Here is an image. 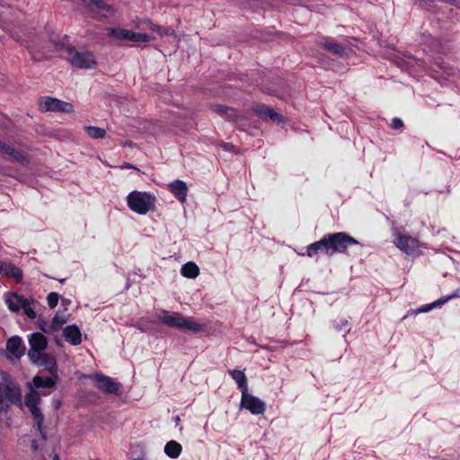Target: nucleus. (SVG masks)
Wrapping results in <instances>:
<instances>
[{"mask_svg": "<svg viewBox=\"0 0 460 460\" xmlns=\"http://www.w3.org/2000/svg\"><path fill=\"white\" fill-rule=\"evenodd\" d=\"M133 33V31L126 30V37L125 40L131 41V35Z\"/></svg>", "mask_w": 460, "mask_h": 460, "instance_id": "41", "label": "nucleus"}, {"mask_svg": "<svg viewBox=\"0 0 460 460\" xmlns=\"http://www.w3.org/2000/svg\"><path fill=\"white\" fill-rule=\"evenodd\" d=\"M25 349V345L20 336H12L6 341V350L17 359L24 355Z\"/></svg>", "mask_w": 460, "mask_h": 460, "instance_id": "15", "label": "nucleus"}, {"mask_svg": "<svg viewBox=\"0 0 460 460\" xmlns=\"http://www.w3.org/2000/svg\"><path fill=\"white\" fill-rule=\"evenodd\" d=\"M65 281H66V279H59V282L62 284L65 283Z\"/></svg>", "mask_w": 460, "mask_h": 460, "instance_id": "44", "label": "nucleus"}, {"mask_svg": "<svg viewBox=\"0 0 460 460\" xmlns=\"http://www.w3.org/2000/svg\"><path fill=\"white\" fill-rule=\"evenodd\" d=\"M30 349L28 357L31 362L40 359V354L44 353L48 346L47 338L40 332H33L29 336Z\"/></svg>", "mask_w": 460, "mask_h": 460, "instance_id": "8", "label": "nucleus"}, {"mask_svg": "<svg viewBox=\"0 0 460 460\" xmlns=\"http://www.w3.org/2000/svg\"><path fill=\"white\" fill-rule=\"evenodd\" d=\"M151 40V36L146 33H139L133 31L131 35V41L133 42H148Z\"/></svg>", "mask_w": 460, "mask_h": 460, "instance_id": "33", "label": "nucleus"}, {"mask_svg": "<svg viewBox=\"0 0 460 460\" xmlns=\"http://www.w3.org/2000/svg\"><path fill=\"white\" fill-rule=\"evenodd\" d=\"M181 273L183 277L195 279L199 274V269L195 262L188 261L181 266Z\"/></svg>", "mask_w": 460, "mask_h": 460, "instance_id": "26", "label": "nucleus"}, {"mask_svg": "<svg viewBox=\"0 0 460 460\" xmlns=\"http://www.w3.org/2000/svg\"><path fill=\"white\" fill-rule=\"evenodd\" d=\"M133 460H144L142 457H137V458H135Z\"/></svg>", "mask_w": 460, "mask_h": 460, "instance_id": "45", "label": "nucleus"}, {"mask_svg": "<svg viewBox=\"0 0 460 460\" xmlns=\"http://www.w3.org/2000/svg\"><path fill=\"white\" fill-rule=\"evenodd\" d=\"M40 402V396L39 393L35 390H31L30 393L26 394L24 398V403L28 407L33 420L35 422V426L40 432L41 438L46 440L47 435L43 428L44 416L39 408V403Z\"/></svg>", "mask_w": 460, "mask_h": 460, "instance_id": "4", "label": "nucleus"}, {"mask_svg": "<svg viewBox=\"0 0 460 460\" xmlns=\"http://www.w3.org/2000/svg\"><path fill=\"white\" fill-rule=\"evenodd\" d=\"M96 387L103 393L117 394L120 389V384L103 374H95L93 376Z\"/></svg>", "mask_w": 460, "mask_h": 460, "instance_id": "11", "label": "nucleus"}, {"mask_svg": "<svg viewBox=\"0 0 460 460\" xmlns=\"http://www.w3.org/2000/svg\"><path fill=\"white\" fill-rule=\"evenodd\" d=\"M0 274L9 279H13L16 282H21L23 278L22 270L10 261H2L0 263Z\"/></svg>", "mask_w": 460, "mask_h": 460, "instance_id": "16", "label": "nucleus"}, {"mask_svg": "<svg viewBox=\"0 0 460 460\" xmlns=\"http://www.w3.org/2000/svg\"><path fill=\"white\" fill-rule=\"evenodd\" d=\"M59 295L56 292H51L47 296V302L49 308L53 309L58 305Z\"/></svg>", "mask_w": 460, "mask_h": 460, "instance_id": "34", "label": "nucleus"}, {"mask_svg": "<svg viewBox=\"0 0 460 460\" xmlns=\"http://www.w3.org/2000/svg\"><path fill=\"white\" fill-rule=\"evenodd\" d=\"M58 380V376H52L48 377H42L40 376H36L33 377V385L38 388H52L56 385Z\"/></svg>", "mask_w": 460, "mask_h": 460, "instance_id": "24", "label": "nucleus"}, {"mask_svg": "<svg viewBox=\"0 0 460 460\" xmlns=\"http://www.w3.org/2000/svg\"><path fill=\"white\" fill-rule=\"evenodd\" d=\"M108 35L111 38L117 39L119 40H125L126 29L110 28L108 31Z\"/></svg>", "mask_w": 460, "mask_h": 460, "instance_id": "32", "label": "nucleus"}, {"mask_svg": "<svg viewBox=\"0 0 460 460\" xmlns=\"http://www.w3.org/2000/svg\"><path fill=\"white\" fill-rule=\"evenodd\" d=\"M0 155H4L9 157L12 162H16L22 164L29 163L27 155L17 148L13 145L7 144L0 139Z\"/></svg>", "mask_w": 460, "mask_h": 460, "instance_id": "12", "label": "nucleus"}, {"mask_svg": "<svg viewBox=\"0 0 460 460\" xmlns=\"http://www.w3.org/2000/svg\"><path fill=\"white\" fill-rule=\"evenodd\" d=\"M39 106L40 110L44 112L60 111L64 113H71L74 111V106L72 103L49 96L43 97L40 101Z\"/></svg>", "mask_w": 460, "mask_h": 460, "instance_id": "7", "label": "nucleus"}, {"mask_svg": "<svg viewBox=\"0 0 460 460\" xmlns=\"http://www.w3.org/2000/svg\"><path fill=\"white\" fill-rule=\"evenodd\" d=\"M318 45L340 58L348 56L350 50L344 45L338 43L335 39L328 36H320L318 38Z\"/></svg>", "mask_w": 460, "mask_h": 460, "instance_id": "10", "label": "nucleus"}, {"mask_svg": "<svg viewBox=\"0 0 460 460\" xmlns=\"http://www.w3.org/2000/svg\"><path fill=\"white\" fill-rule=\"evenodd\" d=\"M40 359L32 363L44 367L45 369L52 376L58 375V366L56 358L53 356L44 352L40 354Z\"/></svg>", "mask_w": 460, "mask_h": 460, "instance_id": "20", "label": "nucleus"}, {"mask_svg": "<svg viewBox=\"0 0 460 460\" xmlns=\"http://www.w3.org/2000/svg\"><path fill=\"white\" fill-rule=\"evenodd\" d=\"M27 299L17 293H8L5 295L4 302L10 311L17 313L22 309V305H23Z\"/></svg>", "mask_w": 460, "mask_h": 460, "instance_id": "22", "label": "nucleus"}, {"mask_svg": "<svg viewBox=\"0 0 460 460\" xmlns=\"http://www.w3.org/2000/svg\"><path fill=\"white\" fill-rule=\"evenodd\" d=\"M156 318L164 325L171 328L188 330L194 333L205 331V324H201L192 321L190 318L183 317L180 313L161 310L156 313Z\"/></svg>", "mask_w": 460, "mask_h": 460, "instance_id": "1", "label": "nucleus"}, {"mask_svg": "<svg viewBox=\"0 0 460 460\" xmlns=\"http://www.w3.org/2000/svg\"><path fill=\"white\" fill-rule=\"evenodd\" d=\"M212 110L220 116H225L226 112L231 111V107L225 105H213Z\"/></svg>", "mask_w": 460, "mask_h": 460, "instance_id": "36", "label": "nucleus"}, {"mask_svg": "<svg viewBox=\"0 0 460 460\" xmlns=\"http://www.w3.org/2000/svg\"><path fill=\"white\" fill-rule=\"evenodd\" d=\"M328 256H332L334 253H345L347 249L358 244V242L345 232H337L324 234Z\"/></svg>", "mask_w": 460, "mask_h": 460, "instance_id": "3", "label": "nucleus"}, {"mask_svg": "<svg viewBox=\"0 0 460 460\" xmlns=\"http://www.w3.org/2000/svg\"><path fill=\"white\" fill-rule=\"evenodd\" d=\"M20 388L13 384L0 383V412L7 411L12 405L21 402Z\"/></svg>", "mask_w": 460, "mask_h": 460, "instance_id": "6", "label": "nucleus"}, {"mask_svg": "<svg viewBox=\"0 0 460 460\" xmlns=\"http://www.w3.org/2000/svg\"><path fill=\"white\" fill-rule=\"evenodd\" d=\"M37 324H38L39 328L40 329V331L45 333H49V332H53L50 328V324L49 325L48 323L41 317H40L38 319Z\"/></svg>", "mask_w": 460, "mask_h": 460, "instance_id": "35", "label": "nucleus"}, {"mask_svg": "<svg viewBox=\"0 0 460 460\" xmlns=\"http://www.w3.org/2000/svg\"><path fill=\"white\" fill-rule=\"evenodd\" d=\"M459 296H460V288H457L451 295H447V296H442V297L438 298V300H436V301H434L432 303L421 305L420 307L417 308L413 312V314H422V313H428V312H429L430 310H432L434 308L442 306L443 305H445L449 300L454 299V298H457Z\"/></svg>", "mask_w": 460, "mask_h": 460, "instance_id": "14", "label": "nucleus"}, {"mask_svg": "<svg viewBox=\"0 0 460 460\" xmlns=\"http://www.w3.org/2000/svg\"><path fill=\"white\" fill-rule=\"evenodd\" d=\"M53 460H60V459H59V456L57 454H55L53 456Z\"/></svg>", "mask_w": 460, "mask_h": 460, "instance_id": "43", "label": "nucleus"}, {"mask_svg": "<svg viewBox=\"0 0 460 460\" xmlns=\"http://www.w3.org/2000/svg\"><path fill=\"white\" fill-rule=\"evenodd\" d=\"M63 336L67 342L77 346L82 342V334L79 327L75 324H70L64 328Z\"/></svg>", "mask_w": 460, "mask_h": 460, "instance_id": "19", "label": "nucleus"}, {"mask_svg": "<svg viewBox=\"0 0 460 460\" xmlns=\"http://www.w3.org/2000/svg\"><path fill=\"white\" fill-rule=\"evenodd\" d=\"M11 37L17 42L21 43L22 45H23L26 49H29L30 52H31V47L22 39L21 35H19L17 32H12L11 33Z\"/></svg>", "mask_w": 460, "mask_h": 460, "instance_id": "39", "label": "nucleus"}, {"mask_svg": "<svg viewBox=\"0 0 460 460\" xmlns=\"http://www.w3.org/2000/svg\"><path fill=\"white\" fill-rule=\"evenodd\" d=\"M31 448L33 451H37L38 450V443L35 439H32L31 440Z\"/></svg>", "mask_w": 460, "mask_h": 460, "instance_id": "42", "label": "nucleus"}, {"mask_svg": "<svg viewBox=\"0 0 460 460\" xmlns=\"http://www.w3.org/2000/svg\"><path fill=\"white\" fill-rule=\"evenodd\" d=\"M223 117L236 123L239 116H238L236 110H234V108H231V111L226 112L225 116H223Z\"/></svg>", "mask_w": 460, "mask_h": 460, "instance_id": "38", "label": "nucleus"}, {"mask_svg": "<svg viewBox=\"0 0 460 460\" xmlns=\"http://www.w3.org/2000/svg\"><path fill=\"white\" fill-rule=\"evenodd\" d=\"M240 405L253 415L262 414L266 410L265 402L260 398L250 394L248 391L242 394Z\"/></svg>", "mask_w": 460, "mask_h": 460, "instance_id": "9", "label": "nucleus"}, {"mask_svg": "<svg viewBox=\"0 0 460 460\" xmlns=\"http://www.w3.org/2000/svg\"><path fill=\"white\" fill-rule=\"evenodd\" d=\"M229 375L236 382L237 387L241 389L242 394L248 391L247 378L243 371L233 369L229 370Z\"/></svg>", "mask_w": 460, "mask_h": 460, "instance_id": "25", "label": "nucleus"}, {"mask_svg": "<svg viewBox=\"0 0 460 460\" xmlns=\"http://www.w3.org/2000/svg\"><path fill=\"white\" fill-rule=\"evenodd\" d=\"M83 3L89 11L101 13L103 16H107L113 12L111 6L102 0H83Z\"/></svg>", "mask_w": 460, "mask_h": 460, "instance_id": "17", "label": "nucleus"}, {"mask_svg": "<svg viewBox=\"0 0 460 460\" xmlns=\"http://www.w3.org/2000/svg\"><path fill=\"white\" fill-rule=\"evenodd\" d=\"M126 145H128V146H132V144H131V143H127Z\"/></svg>", "mask_w": 460, "mask_h": 460, "instance_id": "46", "label": "nucleus"}, {"mask_svg": "<svg viewBox=\"0 0 460 460\" xmlns=\"http://www.w3.org/2000/svg\"><path fill=\"white\" fill-rule=\"evenodd\" d=\"M403 121L400 118H394L391 122V128L394 130H400L403 128Z\"/></svg>", "mask_w": 460, "mask_h": 460, "instance_id": "37", "label": "nucleus"}, {"mask_svg": "<svg viewBox=\"0 0 460 460\" xmlns=\"http://www.w3.org/2000/svg\"><path fill=\"white\" fill-rule=\"evenodd\" d=\"M349 321L344 317H339L336 320L332 321V327L337 332H349Z\"/></svg>", "mask_w": 460, "mask_h": 460, "instance_id": "31", "label": "nucleus"}, {"mask_svg": "<svg viewBox=\"0 0 460 460\" xmlns=\"http://www.w3.org/2000/svg\"><path fill=\"white\" fill-rule=\"evenodd\" d=\"M169 190L178 199L181 203H185L188 194V186L181 180H174L168 185Z\"/></svg>", "mask_w": 460, "mask_h": 460, "instance_id": "18", "label": "nucleus"}, {"mask_svg": "<svg viewBox=\"0 0 460 460\" xmlns=\"http://www.w3.org/2000/svg\"><path fill=\"white\" fill-rule=\"evenodd\" d=\"M67 317L65 315H61L58 312H57L50 323V328L53 332L58 331L60 327L67 322Z\"/></svg>", "mask_w": 460, "mask_h": 460, "instance_id": "30", "label": "nucleus"}, {"mask_svg": "<svg viewBox=\"0 0 460 460\" xmlns=\"http://www.w3.org/2000/svg\"><path fill=\"white\" fill-rule=\"evenodd\" d=\"M84 129L88 137L93 139H103L106 137V130L102 128L95 126H86Z\"/></svg>", "mask_w": 460, "mask_h": 460, "instance_id": "28", "label": "nucleus"}, {"mask_svg": "<svg viewBox=\"0 0 460 460\" xmlns=\"http://www.w3.org/2000/svg\"><path fill=\"white\" fill-rule=\"evenodd\" d=\"M68 60L71 65L76 68L91 69L97 65L95 57L92 51H77L74 47L66 48Z\"/></svg>", "mask_w": 460, "mask_h": 460, "instance_id": "5", "label": "nucleus"}, {"mask_svg": "<svg viewBox=\"0 0 460 460\" xmlns=\"http://www.w3.org/2000/svg\"><path fill=\"white\" fill-rule=\"evenodd\" d=\"M254 111L260 117H261L263 119H270V120L277 122V123H280L284 120L282 115H280L275 110H273L264 104L257 105L254 108Z\"/></svg>", "mask_w": 460, "mask_h": 460, "instance_id": "21", "label": "nucleus"}, {"mask_svg": "<svg viewBox=\"0 0 460 460\" xmlns=\"http://www.w3.org/2000/svg\"><path fill=\"white\" fill-rule=\"evenodd\" d=\"M320 252L328 255L327 243H326L324 235L319 241H316V242L307 245L306 252L301 253V255H307L308 257H314Z\"/></svg>", "mask_w": 460, "mask_h": 460, "instance_id": "23", "label": "nucleus"}, {"mask_svg": "<svg viewBox=\"0 0 460 460\" xmlns=\"http://www.w3.org/2000/svg\"><path fill=\"white\" fill-rule=\"evenodd\" d=\"M394 244L403 252L413 255L418 252L420 243L419 240L410 235L398 234L394 240Z\"/></svg>", "mask_w": 460, "mask_h": 460, "instance_id": "13", "label": "nucleus"}, {"mask_svg": "<svg viewBox=\"0 0 460 460\" xmlns=\"http://www.w3.org/2000/svg\"><path fill=\"white\" fill-rule=\"evenodd\" d=\"M155 201V197L149 192L133 190L127 197L128 208L139 215H146L154 209Z\"/></svg>", "mask_w": 460, "mask_h": 460, "instance_id": "2", "label": "nucleus"}, {"mask_svg": "<svg viewBox=\"0 0 460 460\" xmlns=\"http://www.w3.org/2000/svg\"><path fill=\"white\" fill-rule=\"evenodd\" d=\"M181 445L175 440H170L164 446V453L171 458H177L181 455Z\"/></svg>", "mask_w": 460, "mask_h": 460, "instance_id": "27", "label": "nucleus"}, {"mask_svg": "<svg viewBox=\"0 0 460 460\" xmlns=\"http://www.w3.org/2000/svg\"><path fill=\"white\" fill-rule=\"evenodd\" d=\"M71 304V300L68 298H62L61 299V305L65 308V310L67 309V306Z\"/></svg>", "mask_w": 460, "mask_h": 460, "instance_id": "40", "label": "nucleus"}, {"mask_svg": "<svg viewBox=\"0 0 460 460\" xmlns=\"http://www.w3.org/2000/svg\"><path fill=\"white\" fill-rule=\"evenodd\" d=\"M37 302L33 299H27L26 302L22 305L24 314L30 319H35L37 317L36 311L32 307Z\"/></svg>", "mask_w": 460, "mask_h": 460, "instance_id": "29", "label": "nucleus"}]
</instances>
